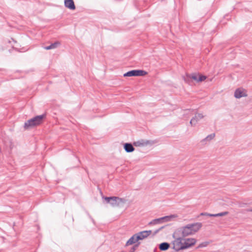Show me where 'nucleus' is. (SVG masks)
<instances>
[{
    "label": "nucleus",
    "mask_w": 252,
    "mask_h": 252,
    "mask_svg": "<svg viewBox=\"0 0 252 252\" xmlns=\"http://www.w3.org/2000/svg\"><path fill=\"white\" fill-rule=\"evenodd\" d=\"M124 149L126 153H131L134 151L135 148L131 143H126L124 144Z\"/></svg>",
    "instance_id": "4468645a"
},
{
    "label": "nucleus",
    "mask_w": 252,
    "mask_h": 252,
    "mask_svg": "<svg viewBox=\"0 0 252 252\" xmlns=\"http://www.w3.org/2000/svg\"><path fill=\"white\" fill-rule=\"evenodd\" d=\"M140 244V243H138L137 244H135L133 247H132L129 250V252H135L136 249L138 247L139 245Z\"/></svg>",
    "instance_id": "412c9836"
},
{
    "label": "nucleus",
    "mask_w": 252,
    "mask_h": 252,
    "mask_svg": "<svg viewBox=\"0 0 252 252\" xmlns=\"http://www.w3.org/2000/svg\"><path fill=\"white\" fill-rule=\"evenodd\" d=\"M176 216L174 215L166 216L158 219H156L152 220L149 223V225L159 224L162 222L169 221L171 220V218H174Z\"/></svg>",
    "instance_id": "423d86ee"
},
{
    "label": "nucleus",
    "mask_w": 252,
    "mask_h": 252,
    "mask_svg": "<svg viewBox=\"0 0 252 252\" xmlns=\"http://www.w3.org/2000/svg\"><path fill=\"white\" fill-rule=\"evenodd\" d=\"M210 215H213V214H209L208 213H201L200 214V216H206L211 217Z\"/></svg>",
    "instance_id": "5701e85b"
},
{
    "label": "nucleus",
    "mask_w": 252,
    "mask_h": 252,
    "mask_svg": "<svg viewBox=\"0 0 252 252\" xmlns=\"http://www.w3.org/2000/svg\"><path fill=\"white\" fill-rule=\"evenodd\" d=\"M61 44L60 42L59 41H56L55 42L52 43L49 46H47L44 47V49L46 50H50L52 49H55L57 48Z\"/></svg>",
    "instance_id": "f3484780"
},
{
    "label": "nucleus",
    "mask_w": 252,
    "mask_h": 252,
    "mask_svg": "<svg viewBox=\"0 0 252 252\" xmlns=\"http://www.w3.org/2000/svg\"><path fill=\"white\" fill-rule=\"evenodd\" d=\"M215 136V133H212L208 135L206 138L201 140V142H204L206 141H210L213 139Z\"/></svg>",
    "instance_id": "a211bd4d"
},
{
    "label": "nucleus",
    "mask_w": 252,
    "mask_h": 252,
    "mask_svg": "<svg viewBox=\"0 0 252 252\" xmlns=\"http://www.w3.org/2000/svg\"><path fill=\"white\" fill-rule=\"evenodd\" d=\"M103 198L104 199V200H105V201L107 203L110 204L111 200L112 199V196L111 197H107V196L103 197Z\"/></svg>",
    "instance_id": "4be33fe9"
},
{
    "label": "nucleus",
    "mask_w": 252,
    "mask_h": 252,
    "mask_svg": "<svg viewBox=\"0 0 252 252\" xmlns=\"http://www.w3.org/2000/svg\"><path fill=\"white\" fill-rule=\"evenodd\" d=\"M247 212H252V207L251 208L247 209L246 210Z\"/></svg>",
    "instance_id": "393cba45"
},
{
    "label": "nucleus",
    "mask_w": 252,
    "mask_h": 252,
    "mask_svg": "<svg viewBox=\"0 0 252 252\" xmlns=\"http://www.w3.org/2000/svg\"><path fill=\"white\" fill-rule=\"evenodd\" d=\"M46 114L36 116L25 123L24 127L27 129L29 128L33 127L40 125L43 121L44 119L46 118Z\"/></svg>",
    "instance_id": "f03ea898"
},
{
    "label": "nucleus",
    "mask_w": 252,
    "mask_h": 252,
    "mask_svg": "<svg viewBox=\"0 0 252 252\" xmlns=\"http://www.w3.org/2000/svg\"><path fill=\"white\" fill-rule=\"evenodd\" d=\"M247 94L246 93L241 89H237L234 92V96L236 98H240L242 97L246 96Z\"/></svg>",
    "instance_id": "ddd939ff"
},
{
    "label": "nucleus",
    "mask_w": 252,
    "mask_h": 252,
    "mask_svg": "<svg viewBox=\"0 0 252 252\" xmlns=\"http://www.w3.org/2000/svg\"><path fill=\"white\" fill-rule=\"evenodd\" d=\"M151 144V142L150 141L144 139H141L133 142V145L136 147L145 146Z\"/></svg>",
    "instance_id": "9b49d317"
},
{
    "label": "nucleus",
    "mask_w": 252,
    "mask_h": 252,
    "mask_svg": "<svg viewBox=\"0 0 252 252\" xmlns=\"http://www.w3.org/2000/svg\"><path fill=\"white\" fill-rule=\"evenodd\" d=\"M137 236L136 234L132 235L126 242V246H127L130 245H132L135 244L136 242H138V239H137Z\"/></svg>",
    "instance_id": "2eb2a0df"
},
{
    "label": "nucleus",
    "mask_w": 252,
    "mask_h": 252,
    "mask_svg": "<svg viewBox=\"0 0 252 252\" xmlns=\"http://www.w3.org/2000/svg\"><path fill=\"white\" fill-rule=\"evenodd\" d=\"M202 227V223L200 222H196L193 223L188 224L180 228L182 233V237H185L187 236L194 234Z\"/></svg>",
    "instance_id": "f257e3e1"
},
{
    "label": "nucleus",
    "mask_w": 252,
    "mask_h": 252,
    "mask_svg": "<svg viewBox=\"0 0 252 252\" xmlns=\"http://www.w3.org/2000/svg\"><path fill=\"white\" fill-rule=\"evenodd\" d=\"M196 242L194 238L183 239L184 249H186L195 245Z\"/></svg>",
    "instance_id": "0eeeda50"
},
{
    "label": "nucleus",
    "mask_w": 252,
    "mask_h": 252,
    "mask_svg": "<svg viewBox=\"0 0 252 252\" xmlns=\"http://www.w3.org/2000/svg\"><path fill=\"white\" fill-rule=\"evenodd\" d=\"M64 6L70 10H75L76 7L73 0H64Z\"/></svg>",
    "instance_id": "f8f14e48"
},
{
    "label": "nucleus",
    "mask_w": 252,
    "mask_h": 252,
    "mask_svg": "<svg viewBox=\"0 0 252 252\" xmlns=\"http://www.w3.org/2000/svg\"><path fill=\"white\" fill-rule=\"evenodd\" d=\"M209 243L208 242H202L198 246L197 249L206 247L208 245Z\"/></svg>",
    "instance_id": "aec40b11"
},
{
    "label": "nucleus",
    "mask_w": 252,
    "mask_h": 252,
    "mask_svg": "<svg viewBox=\"0 0 252 252\" xmlns=\"http://www.w3.org/2000/svg\"><path fill=\"white\" fill-rule=\"evenodd\" d=\"M125 202V199L116 196H112L110 204L113 207L119 206Z\"/></svg>",
    "instance_id": "6e6552de"
},
{
    "label": "nucleus",
    "mask_w": 252,
    "mask_h": 252,
    "mask_svg": "<svg viewBox=\"0 0 252 252\" xmlns=\"http://www.w3.org/2000/svg\"><path fill=\"white\" fill-rule=\"evenodd\" d=\"M176 235V232L173 234V237L175 240L172 242V248L175 251L178 252L180 250H184L183 238L181 237H177Z\"/></svg>",
    "instance_id": "7ed1b4c3"
},
{
    "label": "nucleus",
    "mask_w": 252,
    "mask_h": 252,
    "mask_svg": "<svg viewBox=\"0 0 252 252\" xmlns=\"http://www.w3.org/2000/svg\"><path fill=\"white\" fill-rule=\"evenodd\" d=\"M121 252H125V251H121Z\"/></svg>",
    "instance_id": "a878e982"
},
{
    "label": "nucleus",
    "mask_w": 252,
    "mask_h": 252,
    "mask_svg": "<svg viewBox=\"0 0 252 252\" xmlns=\"http://www.w3.org/2000/svg\"><path fill=\"white\" fill-rule=\"evenodd\" d=\"M152 233L151 230H145L136 233L138 241L143 240Z\"/></svg>",
    "instance_id": "1a4fd4ad"
},
{
    "label": "nucleus",
    "mask_w": 252,
    "mask_h": 252,
    "mask_svg": "<svg viewBox=\"0 0 252 252\" xmlns=\"http://www.w3.org/2000/svg\"><path fill=\"white\" fill-rule=\"evenodd\" d=\"M228 214V212L225 211V212H221V213H218V214H213V215H210V216L211 217H221V216H224L227 215Z\"/></svg>",
    "instance_id": "6ab92c4d"
},
{
    "label": "nucleus",
    "mask_w": 252,
    "mask_h": 252,
    "mask_svg": "<svg viewBox=\"0 0 252 252\" xmlns=\"http://www.w3.org/2000/svg\"><path fill=\"white\" fill-rule=\"evenodd\" d=\"M147 74V72L143 70H132L124 74V77L131 76H143Z\"/></svg>",
    "instance_id": "39448f33"
},
{
    "label": "nucleus",
    "mask_w": 252,
    "mask_h": 252,
    "mask_svg": "<svg viewBox=\"0 0 252 252\" xmlns=\"http://www.w3.org/2000/svg\"><path fill=\"white\" fill-rule=\"evenodd\" d=\"M170 245L167 242H163L158 245L159 249L161 251H167L170 248Z\"/></svg>",
    "instance_id": "dca6fc26"
},
{
    "label": "nucleus",
    "mask_w": 252,
    "mask_h": 252,
    "mask_svg": "<svg viewBox=\"0 0 252 252\" xmlns=\"http://www.w3.org/2000/svg\"><path fill=\"white\" fill-rule=\"evenodd\" d=\"M164 226H161L160 227V228H159L158 229H157L156 231H155V233H158V232H159L160 230H161V229H162L163 228H164Z\"/></svg>",
    "instance_id": "b1692460"
},
{
    "label": "nucleus",
    "mask_w": 252,
    "mask_h": 252,
    "mask_svg": "<svg viewBox=\"0 0 252 252\" xmlns=\"http://www.w3.org/2000/svg\"><path fill=\"white\" fill-rule=\"evenodd\" d=\"M206 78V76L204 75H199L198 76V75L196 73H192L190 74H187L186 78H185V81L187 82L190 79H191L197 82H200L205 80Z\"/></svg>",
    "instance_id": "20e7f679"
},
{
    "label": "nucleus",
    "mask_w": 252,
    "mask_h": 252,
    "mask_svg": "<svg viewBox=\"0 0 252 252\" xmlns=\"http://www.w3.org/2000/svg\"><path fill=\"white\" fill-rule=\"evenodd\" d=\"M204 116L201 113H196L195 116L190 120V124L191 126H194L197 123V122L202 118Z\"/></svg>",
    "instance_id": "9d476101"
}]
</instances>
